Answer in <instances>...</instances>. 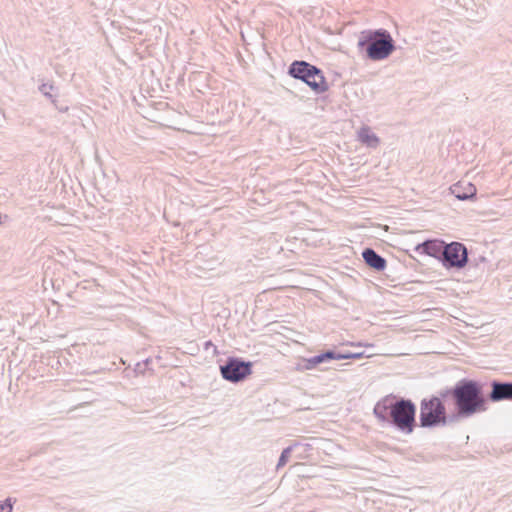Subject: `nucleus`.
Returning <instances> with one entry per match:
<instances>
[{
  "instance_id": "nucleus-1",
  "label": "nucleus",
  "mask_w": 512,
  "mask_h": 512,
  "mask_svg": "<svg viewBox=\"0 0 512 512\" xmlns=\"http://www.w3.org/2000/svg\"><path fill=\"white\" fill-rule=\"evenodd\" d=\"M415 403L408 398L388 394L379 399L373 408V414L381 423L403 434H411L416 427Z\"/></svg>"
},
{
  "instance_id": "nucleus-2",
  "label": "nucleus",
  "mask_w": 512,
  "mask_h": 512,
  "mask_svg": "<svg viewBox=\"0 0 512 512\" xmlns=\"http://www.w3.org/2000/svg\"><path fill=\"white\" fill-rule=\"evenodd\" d=\"M454 409L452 418L455 420L469 418L487 409V398L483 394L482 385L472 379L462 378L453 387Z\"/></svg>"
},
{
  "instance_id": "nucleus-3",
  "label": "nucleus",
  "mask_w": 512,
  "mask_h": 512,
  "mask_svg": "<svg viewBox=\"0 0 512 512\" xmlns=\"http://www.w3.org/2000/svg\"><path fill=\"white\" fill-rule=\"evenodd\" d=\"M357 47L367 59L372 61L387 59L396 49L390 32L383 28L362 31Z\"/></svg>"
},
{
  "instance_id": "nucleus-4",
  "label": "nucleus",
  "mask_w": 512,
  "mask_h": 512,
  "mask_svg": "<svg viewBox=\"0 0 512 512\" xmlns=\"http://www.w3.org/2000/svg\"><path fill=\"white\" fill-rule=\"evenodd\" d=\"M288 75L305 83L317 95L329 90L323 71L304 60H294L288 67Z\"/></svg>"
},
{
  "instance_id": "nucleus-5",
  "label": "nucleus",
  "mask_w": 512,
  "mask_h": 512,
  "mask_svg": "<svg viewBox=\"0 0 512 512\" xmlns=\"http://www.w3.org/2000/svg\"><path fill=\"white\" fill-rule=\"evenodd\" d=\"M438 397L424 398L420 402L419 425L422 428H435L452 423L455 418L448 415L444 402Z\"/></svg>"
},
{
  "instance_id": "nucleus-6",
  "label": "nucleus",
  "mask_w": 512,
  "mask_h": 512,
  "mask_svg": "<svg viewBox=\"0 0 512 512\" xmlns=\"http://www.w3.org/2000/svg\"><path fill=\"white\" fill-rule=\"evenodd\" d=\"M220 373L224 380L239 383L252 373V363L238 357H228L220 365Z\"/></svg>"
},
{
  "instance_id": "nucleus-7",
  "label": "nucleus",
  "mask_w": 512,
  "mask_h": 512,
  "mask_svg": "<svg viewBox=\"0 0 512 512\" xmlns=\"http://www.w3.org/2000/svg\"><path fill=\"white\" fill-rule=\"evenodd\" d=\"M468 261V250L463 243L457 241L446 243L441 259V263L446 269L461 270L468 264Z\"/></svg>"
},
{
  "instance_id": "nucleus-8",
  "label": "nucleus",
  "mask_w": 512,
  "mask_h": 512,
  "mask_svg": "<svg viewBox=\"0 0 512 512\" xmlns=\"http://www.w3.org/2000/svg\"><path fill=\"white\" fill-rule=\"evenodd\" d=\"M491 390L487 400L497 403L502 401L512 402V381H501L494 379L490 382Z\"/></svg>"
},
{
  "instance_id": "nucleus-9",
  "label": "nucleus",
  "mask_w": 512,
  "mask_h": 512,
  "mask_svg": "<svg viewBox=\"0 0 512 512\" xmlns=\"http://www.w3.org/2000/svg\"><path fill=\"white\" fill-rule=\"evenodd\" d=\"M334 357L335 349H328L310 358H302L301 361L296 364L295 370L299 372L313 370L320 364L335 360Z\"/></svg>"
},
{
  "instance_id": "nucleus-10",
  "label": "nucleus",
  "mask_w": 512,
  "mask_h": 512,
  "mask_svg": "<svg viewBox=\"0 0 512 512\" xmlns=\"http://www.w3.org/2000/svg\"><path fill=\"white\" fill-rule=\"evenodd\" d=\"M446 242L441 239H428L415 246V252L431 256L441 262Z\"/></svg>"
},
{
  "instance_id": "nucleus-11",
  "label": "nucleus",
  "mask_w": 512,
  "mask_h": 512,
  "mask_svg": "<svg viewBox=\"0 0 512 512\" xmlns=\"http://www.w3.org/2000/svg\"><path fill=\"white\" fill-rule=\"evenodd\" d=\"M362 257L365 264L370 268L379 272L385 270L387 265L386 259L378 254L374 249L365 248L362 252Z\"/></svg>"
},
{
  "instance_id": "nucleus-12",
  "label": "nucleus",
  "mask_w": 512,
  "mask_h": 512,
  "mask_svg": "<svg viewBox=\"0 0 512 512\" xmlns=\"http://www.w3.org/2000/svg\"><path fill=\"white\" fill-rule=\"evenodd\" d=\"M451 193L461 201L472 199L476 196V188L473 184L467 183L464 187L461 184H454L450 188Z\"/></svg>"
},
{
  "instance_id": "nucleus-13",
  "label": "nucleus",
  "mask_w": 512,
  "mask_h": 512,
  "mask_svg": "<svg viewBox=\"0 0 512 512\" xmlns=\"http://www.w3.org/2000/svg\"><path fill=\"white\" fill-rule=\"evenodd\" d=\"M358 140L369 148H376L380 143L379 137L368 126L359 129Z\"/></svg>"
},
{
  "instance_id": "nucleus-14",
  "label": "nucleus",
  "mask_w": 512,
  "mask_h": 512,
  "mask_svg": "<svg viewBox=\"0 0 512 512\" xmlns=\"http://www.w3.org/2000/svg\"><path fill=\"white\" fill-rule=\"evenodd\" d=\"M300 446V443L299 442H295L293 443L292 445L284 448L280 454V457H279V460H278V463H277V469L285 466L289 460V457H290V454L291 452L296 449V448H299Z\"/></svg>"
},
{
  "instance_id": "nucleus-15",
  "label": "nucleus",
  "mask_w": 512,
  "mask_h": 512,
  "mask_svg": "<svg viewBox=\"0 0 512 512\" xmlns=\"http://www.w3.org/2000/svg\"><path fill=\"white\" fill-rule=\"evenodd\" d=\"M39 91L48 99L52 101V103H55V98L57 96V93H54L57 91V88L51 84V83H42L39 86Z\"/></svg>"
},
{
  "instance_id": "nucleus-16",
  "label": "nucleus",
  "mask_w": 512,
  "mask_h": 512,
  "mask_svg": "<svg viewBox=\"0 0 512 512\" xmlns=\"http://www.w3.org/2000/svg\"><path fill=\"white\" fill-rule=\"evenodd\" d=\"M363 357V353H352V352H340L335 350V360H346V359H360Z\"/></svg>"
},
{
  "instance_id": "nucleus-17",
  "label": "nucleus",
  "mask_w": 512,
  "mask_h": 512,
  "mask_svg": "<svg viewBox=\"0 0 512 512\" xmlns=\"http://www.w3.org/2000/svg\"><path fill=\"white\" fill-rule=\"evenodd\" d=\"M432 397H438L439 400L444 402L447 398L451 397L452 401L454 402V392L453 387L451 388H444L438 391V395H433Z\"/></svg>"
},
{
  "instance_id": "nucleus-18",
  "label": "nucleus",
  "mask_w": 512,
  "mask_h": 512,
  "mask_svg": "<svg viewBox=\"0 0 512 512\" xmlns=\"http://www.w3.org/2000/svg\"><path fill=\"white\" fill-rule=\"evenodd\" d=\"M15 501V499L8 497L3 502H0V512H12Z\"/></svg>"
},
{
  "instance_id": "nucleus-19",
  "label": "nucleus",
  "mask_w": 512,
  "mask_h": 512,
  "mask_svg": "<svg viewBox=\"0 0 512 512\" xmlns=\"http://www.w3.org/2000/svg\"><path fill=\"white\" fill-rule=\"evenodd\" d=\"M56 107V109H58L59 112H66L68 111V107L67 106H59L57 105V101L55 100V103H53Z\"/></svg>"
},
{
  "instance_id": "nucleus-20",
  "label": "nucleus",
  "mask_w": 512,
  "mask_h": 512,
  "mask_svg": "<svg viewBox=\"0 0 512 512\" xmlns=\"http://www.w3.org/2000/svg\"><path fill=\"white\" fill-rule=\"evenodd\" d=\"M299 447H302L304 451H308L312 448V446L310 444H301V443H300Z\"/></svg>"
},
{
  "instance_id": "nucleus-21",
  "label": "nucleus",
  "mask_w": 512,
  "mask_h": 512,
  "mask_svg": "<svg viewBox=\"0 0 512 512\" xmlns=\"http://www.w3.org/2000/svg\"><path fill=\"white\" fill-rule=\"evenodd\" d=\"M210 345H212L211 341L206 342V348L210 347Z\"/></svg>"
}]
</instances>
